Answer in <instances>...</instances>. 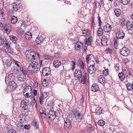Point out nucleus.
I'll return each instance as SVG.
<instances>
[{"label": "nucleus", "instance_id": "obj_39", "mask_svg": "<svg viewBox=\"0 0 133 133\" xmlns=\"http://www.w3.org/2000/svg\"><path fill=\"white\" fill-rule=\"evenodd\" d=\"M39 112L40 114V115L41 116H46V114L45 112V111L41 109H40L39 110Z\"/></svg>", "mask_w": 133, "mask_h": 133}, {"label": "nucleus", "instance_id": "obj_55", "mask_svg": "<svg viewBox=\"0 0 133 133\" xmlns=\"http://www.w3.org/2000/svg\"><path fill=\"white\" fill-rule=\"evenodd\" d=\"M20 117V120L21 121V122H24L26 120L25 117Z\"/></svg>", "mask_w": 133, "mask_h": 133}, {"label": "nucleus", "instance_id": "obj_33", "mask_svg": "<svg viewBox=\"0 0 133 133\" xmlns=\"http://www.w3.org/2000/svg\"><path fill=\"white\" fill-rule=\"evenodd\" d=\"M12 7L14 10L17 11L19 8L20 5L19 4H16L15 3H14L13 4Z\"/></svg>", "mask_w": 133, "mask_h": 133}, {"label": "nucleus", "instance_id": "obj_64", "mask_svg": "<svg viewBox=\"0 0 133 133\" xmlns=\"http://www.w3.org/2000/svg\"><path fill=\"white\" fill-rule=\"evenodd\" d=\"M119 5V2L117 0H116V1L115 2V5L116 6H118Z\"/></svg>", "mask_w": 133, "mask_h": 133}, {"label": "nucleus", "instance_id": "obj_48", "mask_svg": "<svg viewBox=\"0 0 133 133\" xmlns=\"http://www.w3.org/2000/svg\"><path fill=\"white\" fill-rule=\"evenodd\" d=\"M24 103H25V101L24 100L22 101L20 104V107H22V108L24 109Z\"/></svg>", "mask_w": 133, "mask_h": 133}, {"label": "nucleus", "instance_id": "obj_31", "mask_svg": "<svg viewBox=\"0 0 133 133\" xmlns=\"http://www.w3.org/2000/svg\"><path fill=\"white\" fill-rule=\"evenodd\" d=\"M97 30V35L99 36H101L103 34V29L101 27H99Z\"/></svg>", "mask_w": 133, "mask_h": 133}, {"label": "nucleus", "instance_id": "obj_16", "mask_svg": "<svg viewBox=\"0 0 133 133\" xmlns=\"http://www.w3.org/2000/svg\"><path fill=\"white\" fill-rule=\"evenodd\" d=\"M122 71L126 78L129 77L131 75V74L130 72L127 69H123Z\"/></svg>", "mask_w": 133, "mask_h": 133}, {"label": "nucleus", "instance_id": "obj_11", "mask_svg": "<svg viewBox=\"0 0 133 133\" xmlns=\"http://www.w3.org/2000/svg\"><path fill=\"white\" fill-rule=\"evenodd\" d=\"M125 33L122 30H121L118 32L117 34V39H122L124 37Z\"/></svg>", "mask_w": 133, "mask_h": 133}, {"label": "nucleus", "instance_id": "obj_60", "mask_svg": "<svg viewBox=\"0 0 133 133\" xmlns=\"http://www.w3.org/2000/svg\"><path fill=\"white\" fill-rule=\"evenodd\" d=\"M24 96L25 97V98H26V99H27L28 98V97H30L29 96V94L28 92L26 93H23Z\"/></svg>", "mask_w": 133, "mask_h": 133}, {"label": "nucleus", "instance_id": "obj_45", "mask_svg": "<svg viewBox=\"0 0 133 133\" xmlns=\"http://www.w3.org/2000/svg\"><path fill=\"white\" fill-rule=\"evenodd\" d=\"M48 114V115L49 116H55L56 113L54 111L51 110L49 112Z\"/></svg>", "mask_w": 133, "mask_h": 133}, {"label": "nucleus", "instance_id": "obj_59", "mask_svg": "<svg viewBox=\"0 0 133 133\" xmlns=\"http://www.w3.org/2000/svg\"><path fill=\"white\" fill-rule=\"evenodd\" d=\"M74 118L77 121H80L82 118V117H74Z\"/></svg>", "mask_w": 133, "mask_h": 133}, {"label": "nucleus", "instance_id": "obj_7", "mask_svg": "<svg viewBox=\"0 0 133 133\" xmlns=\"http://www.w3.org/2000/svg\"><path fill=\"white\" fill-rule=\"evenodd\" d=\"M111 29L112 27L111 25L108 23L105 24L103 27V29L104 31L106 32H110Z\"/></svg>", "mask_w": 133, "mask_h": 133}, {"label": "nucleus", "instance_id": "obj_62", "mask_svg": "<svg viewBox=\"0 0 133 133\" xmlns=\"http://www.w3.org/2000/svg\"><path fill=\"white\" fill-rule=\"evenodd\" d=\"M8 133H16V131L13 129H10L8 131Z\"/></svg>", "mask_w": 133, "mask_h": 133}, {"label": "nucleus", "instance_id": "obj_47", "mask_svg": "<svg viewBox=\"0 0 133 133\" xmlns=\"http://www.w3.org/2000/svg\"><path fill=\"white\" fill-rule=\"evenodd\" d=\"M26 101L28 103H31V102H32V98L31 97H30L26 99Z\"/></svg>", "mask_w": 133, "mask_h": 133}, {"label": "nucleus", "instance_id": "obj_42", "mask_svg": "<svg viewBox=\"0 0 133 133\" xmlns=\"http://www.w3.org/2000/svg\"><path fill=\"white\" fill-rule=\"evenodd\" d=\"M130 2V0H121V3L124 5H127Z\"/></svg>", "mask_w": 133, "mask_h": 133}, {"label": "nucleus", "instance_id": "obj_34", "mask_svg": "<svg viewBox=\"0 0 133 133\" xmlns=\"http://www.w3.org/2000/svg\"><path fill=\"white\" fill-rule=\"evenodd\" d=\"M78 62L79 64L80 67L83 69L84 68V65L83 61L82 59H79L78 60Z\"/></svg>", "mask_w": 133, "mask_h": 133}, {"label": "nucleus", "instance_id": "obj_25", "mask_svg": "<svg viewBox=\"0 0 133 133\" xmlns=\"http://www.w3.org/2000/svg\"><path fill=\"white\" fill-rule=\"evenodd\" d=\"M118 75L120 80L122 81H123L124 80L125 77L122 71L121 72L119 73Z\"/></svg>", "mask_w": 133, "mask_h": 133}, {"label": "nucleus", "instance_id": "obj_17", "mask_svg": "<svg viewBox=\"0 0 133 133\" xmlns=\"http://www.w3.org/2000/svg\"><path fill=\"white\" fill-rule=\"evenodd\" d=\"M5 39L4 44L5 46L4 48H5L6 49H9L10 47V42L9 41L8 39L5 38Z\"/></svg>", "mask_w": 133, "mask_h": 133}, {"label": "nucleus", "instance_id": "obj_35", "mask_svg": "<svg viewBox=\"0 0 133 133\" xmlns=\"http://www.w3.org/2000/svg\"><path fill=\"white\" fill-rule=\"evenodd\" d=\"M10 39L15 44H16V41L17 40V37L14 36H11L10 37Z\"/></svg>", "mask_w": 133, "mask_h": 133}, {"label": "nucleus", "instance_id": "obj_22", "mask_svg": "<svg viewBox=\"0 0 133 133\" xmlns=\"http://www.w3.org/2000/svg\"><path fill=\"white\" fill-rule=\"evenodd\" d=\"M61 61H59L56 60L54 61L53 63V65L55 68H58L60 65H61Z\"/></svg>", "mask_w": 133, "mask_h": 133}, {"label": "nucleus", "instance_id": "obj_30", "mask_svg": "<svg viewBox=\"0 0 133 133\" xmlns=\"http://www.w3.org/2000/svg\"><path fill=\"white\" fill-rule=\"evenodd\" d=\"M31 125L35 129L39 128L38 123L36 121H32L31 123Z\"/></svg>", "mask_w": 133, "mask_h": 133}, {"label": "nucleus", "instance_id": "obj_29", "mask_svg": "<svg viewBox=\"0 0 133 133\" xmlns=\"http://www.w3.org/2000/svg\"><path fill=\"white\" fill-rule=\"evenodd\" d=\"M56 115L55 116H61L62 115L63 113L62 111L59 109L55 111Z\"/></svg>", "mask_w": 133, "mask_h": 133}, {"label": "nucleus", "instance_id": "obj_3", "mask_svg": "<svg viewBox=\"0 0 133 133\" xmlns=\"http://www.w3.org/2000/svg\"><path fill=\"white\" fill-rule=\"evenodd\" d=\"M51 72V71L50 68L45 67L43 68L42 74L44 76H48L50 74Z\"/></svg>", "mask_w": 133, "mask_h": 133}, {"label": "nucleus", "instance_id": "obj_61", "mask_svg": "<svg viewBox=\"0 0 133 133\" xmlns=\"http://www.w3.org/2000/svg\"><path fill=\"white\" fill-rule=\"evenodd\" d=\"M48 94L47 92H44L42 96L44 97V98H46L48 96Z\"/></svg>", "mask_w": 133, "mask_h": 133}, {"label": "nucleus", "instance_id": "obj_50", "mask_svg": "<svg viewBox=\"0 0 133 133\" xmlns=\"http://www.w3.org/2000/svg\"><path fill=\"white\" fill-rule=\"evenodd\" d=\"M45 98H44V97L42 96H41L39 97V101L40 103L41 104H42L43 103V100Z\"/></svg>", "mask_w": 133, "mask_h": 133}, {"label": "nucleus", "instance_id": "obj_24", "mask_svg": "<svg viewBox=\"0 0 133 133\" xmlns=\"http://www.w3.org/2000/svg\"><path fill=\"white\" fill-rule=\"evenodd\" d=\"M126 86L128 90L129 91H132L133 90V86L132 84L131 83H125Z\"/></svg>", "mask_w": 133, "mask_h": 133}, {"label": "nucleus", "instance_id": "obj_9", "mask_svg": "<svg viewBox=\"0 0 133 133\" xmlns=\"http://www.w3.org/2000/svg\"><path fill=\"white\" fill-rule=\"evenodd\" d=\"M3 29L5 31L7 35H8L11 31L10 28L9 24H6L4 25Z\"/></svg>", "mask_w": 133, "mask_h": 133}, {"label": "nucleus", "instance_id": "obj_14", "mask_svg": "<svg viewBox=\"0 0 133 133\" xmlns=\"http://www.w3.org/2000/svg\"><path fill=\"white\" fill-rule=\"evenodd\" d=\"M36 57L33 58L31 60V61H32V63L33 64L35 65H38L40 61L38 57H40L38 56Z\"/></svg>", "mask_w": 133, "mask_h": 133}, {"label": "nucleus", "instance_id": "obj_15", "mask_svg": "<svg viewBox=\"0 0 133 133\" xmlns=\"http://www.w3.org/2000/svg\"><path fill=\"white\" fill-rule=\"evenodd\" d=\"M70 113H71V114L72 113L73 114H74V115L76 116H80L81 115V113L77 109H75L74 110H72L70 112Z\"/></svg>", "mask_w": 133, "mask_h": 133}, {"label": "nucleus", "instance_id": "obj_32", "mask_svg": "<svg viewBox=\"0 0 133 133\" xmlns=\"http://www.w3.org/2000/svg\"><path fill=\"white\" fill-rule=\"evenodd\" d=\"M17 21V17L15 16H12L11 18V23L13 24L16 23Z\"/></svg>", "mask_w": 133, "mask_h": 133}, {"label": "nucleus", "instance_id": "obj_23", "mask_svg": "<svg viewBox=\"0 0 133 133\" xmlns=\"http://www.w3.org/2000/svg\"><path fill=\"white\" fill-rule=\"evenodd\" d=\"M108 40L107 38L105 37H102L101 39V43L102 45L103 46L107 45V43Z\"/></svg>", "mask_w": 133, "mask_h": 133}, {"label": "nucleus", "instance_id": "obj_21", "mask_svg": "<svg viewBox=\"0 0 133 133\" xmlns=\"http://www.w3.org/2000/svg\"><path fill=\"white\" fill-rule=\"evenodd\" d=\"M87 131L89 133L92 132L94 130V128L93 126L91 124H89L86 126Z\"/></svg>", "mask_w": 133, "mask_h": 133}, {"label": "nucleus", "instance_id": "obj_44", "mask_svg": "<svg viewBox=\"0 0 133 133\" xmlns=\"http://www.w3.org/2000/svg\"><path fill=\"white\" fill-rule=\"evenodd\" d=\"M20 70L23 73V74H22V75H26L27 74V71H26L24 69L23 67H21L20 68Z\"/></svg>", "mask_w": 133, "mask_h": 133}, {"label": "nucleus", "instance_id": "obj_19", "mask_svg": "<svg viewBox=\"0 0 133 133\" xmlns=\"http://www.w3.org/2000/svg\"><path fill=\"white\" fill-rule=\"evenodd\" d=\"M36 41L37 44L41 45L43 43V38L41 36H38L36 38Z\"/></svg>", "mask_w": 133, "mask_h": 133}, {"label": "nucleus", "instance_id": "obj_38", "mask_svg": "<svg viewBox=\"0 0 133 133\" xmlns=\"http://www.w3.org/2000/svg\"><path fill=\"white\" fill-rule=\"evenodd\" d=\"M81 78L80 83L83 84H85L86 83V81L87 79H86V78L84 77V76H82Z\"/></svg>", "mask_w": 133, "mask_h": 133}, {"label": "nucleus", "instance_id": "obj_40", "mask_svg": "<svg viewBox=\"0 0 133 133\" xmlns=\"http://www.w3.org/2000/svg\"><path fill=\"white\" fill-rule=\"evenodd\" d=\"M98 124L99 126H103L104 125L105 122L103 120H99L98 122Z\"/></svg>", "mask_w": 133, "mask_h": 133}, {"label": "nucleus", "instance_id": "obj_57", "mask_svg": "<svg viewBox=\"0 0 133 133\" xmlns=\"http://www.w3.org/2000/svg\"><path fill=\"white\" fill-rule=\"evenodd\" d=\"M43 56L45 59H48L50 58V57H51V56L50 55L46 54H44V55Z\"/></svg>", "mask_w": 133, "mask_h": 133}, {"label": "nucleus", "instance_id": "obj_56", "mask_svg": "<svg viewBox=\"0 0 133 133\" xmlns=\"http://www.w3.org/2000/svg\"><path fill=\"white\" fill-rule=\"evenodd\" d=\"M91 56V54H89L87 55V57L86 58V61L88 63L90 59V56Z\"/></svg>", "mask_w": 133, "mask_h": 133}, {"label": "nucleus", "instance_id": "obj_8", "mask_svg": "<svg viewBox=\"0 0 133 133\" xmlns=\"http://www.w3.org/2000/svg\"><path fill=\"white\" fill-rule=\"evenodd\" d=\"M74 75L75 77L77 78H81L82 75L81 70L78 69L76 70L75 72Z\"/></svg>", "mask_w": 133, "mask_h": 133}, {"label": "nucleus", "instance_id": "obj_6", "mask_svg": "<svg viewBox=\"0 0 133 133\" xmlns=\"http://www.w3.org/2000/svg\"><path fill=\"white\" fill-rule=\"evenodd\" d=\"M9 85L10 87V89L12 90H14L17 87L16 83L13 80L9 81Z\"/></svg>", "mask_w": 133, "mask_h": 133}, {"label": "nucleus", "instance_id": "obj_2", "mask_svg": "<svg viewBox=\"0 0 133 133\" xmlns=\"http://www.w3.org/2000/svg\"><path fill=\"white\" fill-rule=\"evenodd\" d=\"M130 52L129 49L127 48L124 47L121 49L120 51V54L123 56H127Z\"/></svg>", "mask_w": 133, "mask_h": 133}, {"label": "nucleus", "instance_id": "obj_18", "mask_svg": "<svg viewBox=\"0 0 133 133\" xmlns=\"http://www.w3.org/2000/svg\"><path fill=\"white\" fill-rule=\"evenodd\" d=\"M25 37L27 40H30L32 37V34L29 31L26 32L24 35Z\"/></svg>", "mask_w": 133, "mask_h": 133}, {"label": "nucleus", "instance_id": "obj_53", "mask_svg": "<svg viewBox=\"0 0 133 133\" xmlns=\"http://www.w3.org/2000/svg\"><path fill=\"white\" fill-rule=\"evenodd\" d=\"M6 65H7V66L9 67L11 65H12V66L14 65V63H12V62L11 61L10 62H9Z\"/></svg>", "mask_w": 133, "mask_h": 133}, {"label": "nucleus", "instance_id": "obj_46", "mask_svg": "<svg viewBox=\"0 0 133 133\" xmlns=\"http://www.w3.org/2000/svg\"><path fill=\"white\" fill-rule=\"evenodd\" d=\"M103 74L105 76H107L109 74V71L108 69H106L103 71Z\"/></svg>", "mask_w": 133, "mask_h": 133}, {"label": "nucleus", "instance_id": "obj_12", "mask_svg": "<svg viewBox=\"0 0 133 133\" xmlns=\"http://www.w3.org/2000/svg\"><path fill=\"white\" fill-rule=\"evenodd\" d=\"M91 90L94 92H97L99 89L98 85L96 84H94L91 87Z\"/></svg>", "mask_w": 133, "mask_h": 133}, {"label": "nucleus", "instance_id": "obj_5", "mask_svg": "<svg viewBox=\"0 0 133 133\" xmlns=\"http://www.w3.org/2000/svg\"><path fill=\"white\" fill-rule=\"evenodd\" d=\"M64 127L66 130H69L71 128V123L68 119L65 120L64 123Z\"/></svg>", "mask_w": 133, "mask_h": 133}, {"label": "nucleus", "instance_id": "obj_36", "mask_svg": "<svg viewBox=\"0 0 133 133\" xmlns=\"http://www.w3.org/2000/svg\"><path fill=\"white\" fill-rule=\"evenodd\" d=\"M31 87L30 86L26 87L24 89L23 91V93L29 92V91L30 92V90H31Z\"/></svg>", "mask_w": 133, "mask_h": 133}, {"label": "nucleus", "instance_id": "obj_13", "mask_svg": "<svg viewBox=\"0 0 133 133\" xmlns=\"http://www.w3.org/2000/svg\"><path fill=\"white\" fill-rule=\"evenodd\" d=\"M126 27L129 30H133V22H129L126 24Z\"/></svg>", "mask_w": 133, "mask_h": 133}, {"label": "nucleus", "instance_id": "obj_1", "mask_svg": "<svg viewBox=\"0 0 133 133\" xmlns=\"http://www.w3.org/2000/svg\"><path fill=\"white\" fill-rule=\"evenodd\" d=\"M26 56L27 58L31 60L37 56H38L39 57H42L38 53L35 52L31 49H30L26 51Z\"/></svg>", "mask_w": 133, "mask_h": 133}, {"label": "nucleus", "instance_id": "obj_58", "mask_svg": "<svg viewBox=\"0 0 133 133\" xmlns=\"http://www.w3.org/2000/svg\"><path fill=\"white\" fill-rule=\"evenodd\" d=\"M121 23L123 25H124L126 23V20L122 18L121 19Z\"/></svg>", "mask_w": 133, "mask_h": 133}, {"label": "nucleus", "instance_id": "obj_20", "mask_svg": "<svg viewBox=\"0 0 133 133\" xmlns=\"http://www.w3.org/2000/svg\"><path fill=\"white\" fill-rule=\"evenodd\" d=\"M92 37L91 36H89L88 39L86 38L85 43L87 45H90L91 44V42L92 41Z\"/></svg>", "mask_w": 133, "mask_h": 133}, {"label": "nucleus", "instance_id": "obj_63", "mask_svg": "<svg viewBox=\"0 0 133 133\" xmlns=\"http://www.w3.org/2000/svg\"><path fill=\"white\" fill-rule=\"evenodd\" d=\"M95 5L96 7L100 8L101 7V5L100 2H97L95 3Z\"/></svg>", "mask_w": 133, "mask_h": 133}, {"label": "nucleus", "instance_id": "obj_37", "mask_svg": "<svg viewBox=\"0 0 133 133\" xmlns=\"http://www.w3.org/2000/svg\"><path fill=\"white\" fill-rule=\"evenodd\" d=\"M47 107L48 109L50 110L53 109L54 106L51 102H49L48 104Z\"/></svg>", "mask_w": 133, "mask_h": 133}, {"label": "nucleus", "instance_id": "obj_27", "mask_svg": "<svg viewBox=\"0 0 133 133\" xmlns=\"http://www.w3.org/2000/svg\"><path fill=\"white\" fill-rule=\"evenodd\" d=\"M26 75L21 74L20 77L18 78V80L21 82H23L25 81L26 79Z\"/></svg>", "mask_w": 133, "mask_h": 133}, {"label": "nucleus", "instance_id": "obj_28", "mask_svg": "<svg viewBox=\"0 0 133 133\" xmlns=\"http://www.w3.org/2000/svg\"><path fill=\"white\" fill-rule=\"evenodd\" d=\"M114 12L117 17L119 16L121 14V11L119 9H115L114 10Z\"/></svg>", "mask_w": 133, "mask_h": 133}, {"label": "nucleus", "instance_id": "obj_4", "mask_svg": "<svg viewBox=\"0 0 133 133\" xmlns=\"http://www.w3.org/2000/svg\"><path fill=\"white\" fill-rule=\"evenodd\" d=\"M15 78V76L14 75L13 73L11 72H9V75H8V77H6L5 78V81L6 83H7V82H8L9 81H11L12 80L14 79Z\"/></svg>", "mask_w": 133, "mask_h": 133}, {"label": "nucleus", "instance_id": "obj_41", "mask_svg": "<svg viewBox=\"0 0 133 133\" xmlns=\"http://www.w3.org/2000/svg\"><path fill=\"white\" fill-rule=\"evenodd\" d=\"M19 72V70L18 69L14 67V69L13 70L12 72L14 74V75L15 76V74L16 75L18 74Z\"/></svg>", "mask_w": 133, "mask_h": 133}, {"label": "nucleus", "instance_id": "obj_10", "mask_svg": "<svg viewBox=\"0 0 133 133\" xmlns=\"http://www.w3.org/2000/svg\"><path fill=\"white\" fill-rule=\"evenodd\" d=\"M96 69L93 65L90 66L88 68V71L90 74H92L96 72Z\"/></svg>", "mask_w": 133, "mask_h": 133}, {"label": "nucleus", "instance_id": "obj_49", "mask_svg": "<svg viewBox=\"0 0 133 133\" xmlns=\"http://www.w3.org/2000/svg\"><path fill=\"white\" fill-rule=\"evenodd\" d=\"M24 128L26 129L29 130L31 128L30 125L29 124H27L24 125Z\"/></svg>", "mask_w": 133, "mask_h": 133}, {"label": "nucleus", "instance_id": "obj_26", "mask_svg": "<svg viewBox=\"0 0 133 133\" xmlns=\"http://www.w3.org/2000/svg\"><path fill=\"white\" fill-rule=\"evenodd\" d=\"M98 82L101 83L103 84L105 81V78L102 76H100L98 78Z\"/></svg>", "mask_w": 133, "mask_h": 133}, {"label": "nucleus", "instance_id": "obj_51", "mask_svg": "<svg viewBox=\"0 0 133 133\" xmlns=\"http://www.w3.org/2000/svg\"><path fill=\"white\" fill-rule=\"evenodd\" d=\"M108 54L111 55L112 53V50L108 48L106 50Z\"/></svg>", "mask_w": 133, "mask_h": 133}, {"label": "nucleus", "instance_id": "obj_43", "mask_svg": "<svg viewBox=\"0 0 133 133\" xmlns=\"http://www.w3.org/2000/svg\"><path fill=\"white\" fill-rule=\"evenodd\" d=\"M33 68L32 65H30V66H29L27 70L32 73H34V71H33L34 70H33Z\"/></svg>", "mask_w": 133, "mask_h": 133}, {"label": "nucleus", "instance_id": "obj_52", "mask_svg": "<svg viewBox=\"0 0 133 133\" xmlns=\"http://www.w3.org/2000/svg\"><path fill=\"white\" fill-rule=\"evenodd\" d=\"M71 62V64L72 67V68H71V69L72 70H73L75 68V62L73 61H72Z\"/></svg>", "mask_w": 133, "mask_h": 133}, {"label": "nucleus", "instance_id": "obj_54", "mask_svg": "<svg viewBox=\"0 0 133 133\" xmlns=\"http://www.w3.org/2000/svg\"><path fill=\"white\" fill-rule=\"evenodd\" d=\"M98 21L99 25L98 26L99 27H101L102 24V22L101 19V18L99 16L98 17Z\"/></svg>", "mask_w": 133, "mask_h": 133}]
</instances>
